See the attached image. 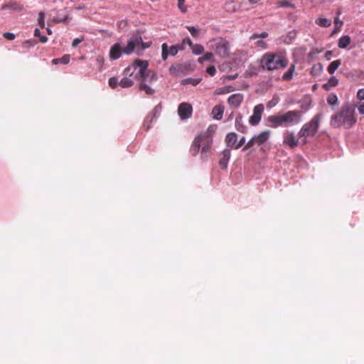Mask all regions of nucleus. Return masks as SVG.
<instances>
[{
    "mask_svg": "<svg viewBox=\"0 0 364 364\" xmlns=\"http://www.w3.org/2000/svg\"><path fill=\"white\" fill-rule=\"evenodd\" d=\"M149 63L146 60L136 59L123 72L124 77L119 81V85L123 88H128L134 85V81L130 77L137 81H146L153 82L157 80V75L154 72L148 70Z\"/></svg>",
    "mask_w": 364,
    "mask_h": 364,
    "instance_id": "1",
    "label": "nucleus"
},
{
    "mask_svg": "<svg viewBox=\"0 0 364 364\" xmlns=\"http://www.w3.org/2000/svg\"><path fill=\"white\" fill-rule=\"evenodd\" d=\"M357 122L355 107L353 105H343L341 109L331 117L330 124L333 128L343 127L350 129Z\"/></svg>",
    "mask_w": 364,
    "mask_h": 364,
    "instance_id": "2",
    "label": "nucleus"
},
{
    "mask_svg": "<svg viewBox=\"0 0 364 364\" xmlns=\"http://www.w3.org/2000/svg\"><path fill=\"white\" fill-rule=\"evenodd\" d=\"M289 60L284 51L265 53L259 60L260 68L265 71H274L286 68Z\"/></svg>",
    "mask_w": 364,
    "mask_h": 364,
    "instance_id": "3",
    "label": "nucleus"
},
{
    "mask_svg": "<svg viewBox=\"0 0 364 364\" xmlns=\"http://www.w3.org/2000/svg\"><path fill=\"white\" fill-rule=\"evenodd\" d=\"M302 121V112L300 110H289L283 114L270 115L267 118L268 126L272 128L279 127H291Z\"/></svg>",
    "mask_w": 364,
    "mask_h": 364,
    "instance_id": "4",
    "label": "nucleus"
},
{
    "mask_svg": "<svg viewBox=\"0 0 364 364\" xmlns=\"http://www.w3.org/2000/svg\"><path fill=\"white\" fill-rule=\"evenodd\" d=\"M321 114H316L309 122L305 123L300 129L298 135L303 139L304 144L307 142L306 138L314 136L317 132L320 126Z\"/></svg>",
    "mask_w": 364,
    "mask_h": 364,
    "instance_id": "5",
    "label": "nucleus"
},
{
    "mask_svg": "<svg viewBox=\"0 0 364 364\" xmlns=\"http://www.w3.org/2000/svg\"><path fill=\"white\" fill-rule=\"evenodd\" d=\"M210 48L222 58H226L230 55V42L224 38L218 37L209 41Z\"/></svg>",
    "mask_w": 364,
    "mask_h": 364,
    "instance_id": "6",
    "label": "nucleus"
},
{
    "mask_svg": "<svg viewBox=\"0 0 364 364\" xmlns=\"http://www.w3.org/2000/svg\"><path fill=\"white\" fill-rule=\"evenodd\" d=\"M151 46V43H144L141 36L139 33H135L128 41L127 45L123 48V53L126 55H130L135 50H143Z\"/></svg>",
    "mask_w": 364,
    "mask_h": 364,
    "instance_id": "7",
    "label": "nucleus"
},
{
    "mask_svg": "<svg viewBox=\"0 0 364 364\" xmlns=\"http://www.w3.org/2000/svg\"><path fill=\"white\" fill-rule=\"evenodd\" d=\"M183 46H171L168 47L167 43H164L161 46V58L163 60H166L168 55L175 56L179 50H183Z\"/></svg>",
    "mask_w": 364,
    "mask_h": 364,
    "instance_id": "8",
    "label": "nucleus"
},
{
    "mask_svg": "<svg viewBox=\"0 0 364 364\" xmlns=\"http://www.w3.org/2000/svg\"><path fill=\"white\" fill-rule=\"evenodd\" d=\"M69 20L68 14L64 11L51 10L49 13V21L53 23L66 22Z\"/></svg>",
    "mask_w": 364,
    "mask_h": 364,
    "instance_id": "9",
    "label": "nucleus"
},
{
    "mask_svg": "<svg viewBox=\"0 0 364 364\" xmlns=\"http://www.w3.org/2000/svg\"><path fill=\"white\" fill-rule=\"evenodd\" d=\"M264 109V107L262 104H259L254 107L253 114L249 119L251 125L255 126L259 123Z\"/></svg>",
    "mask_w": 364,
    "mask_h": 364,
    "instance_id": "10",
    "label": "nucleus"
},
{
    "mask_svg": "<svg viewBox=\"0 0 364 364\" xmlns=\"http://www.w3.org/2000/svg\"><path fill=\"white\" fill-rule=\"evenodd\" d=\"M283 144L284 146L293 149L299 145V142L294 132H287L284 134Z\"/></svg>",
    "mask_w": 364,
    "mask_h": 364,
    "instance_id": "11",
    "label": "nucleus"
},
{
    "mask_svg": "<svg viewBox=\"0 0 364 364\" xmlns=\"http://www.w3.org/2000/svg\"><path fill=\"white\" fill-rule=\"evenodd\" d=\"M193 108L191 104L183 102L179 105L178 113L181 119H186L191 117Z\"/></svg>",
    "mask_w": 364,
    "mask_h": 364,
    "instance_id": "12",
    "label": "nucleus"
},
{
    "mask_svg": "<svg viewBox=\"0 0 364 364\" xmlns=\"http://www.w3.org/2000/svg\"><path fill=\"white\" fill-rule=\"evenodd\" d=\"M244 100V95L241 93H236L230 95L228 99V105L233 108H237L240 106Z\"/></svg>",
    "mask_w": 364,
    "mask_h": 364,
    "instance_id": "13",
    "label": "nucleus"
},
{
    "mask_svg": "<svg viewBox=\"0 0 364 364\" xmlns=\"http://www.w3.org/2000/svg\"><path fill=\"white\" fill-rule=\"evenodd\" d=\"M203 137L204 135H198L193 140L191 146L190 148V152L193 156H196L200 151L201 146V140H203Z\"/></svg>",
    "mask_w": 364,
    "mask_h": 364,
    "instance_id": "14",
    "label": "nucleus"
},
{
    "mask_svg": "<svg viewBox=\"0 0 364 364\" xmlns=\"http://www.w3.org/2000/svg\"><path fill=\"white\" fill-rule=\"evenodd\" d=\"M123 53V48L119 43L114 44L109 50V58L112 60H117L119 58Z\"/></svg>",
    "mask_w": 364,
    "mask_h": 364,
    "instance_id": "15",
    "label": "nucleus"
},
{
    "mask_svg": "<svg viewBox=\"0 0 364 364\" xmlns=\"http://www.w3.org/2000/svg\"><path fill=\"white\" fill-rule=\"evenodd\" d=\"M199 135H204V137H203V140H201V154H206L207 152L209 151L210 149L212 139L209 137L208 134L207 132H202L199 134Z\"/></svg>",
    "mask_w": 364,
    "mask_h": 364,
    "instance_id": "16",
    "label": "nucleus"
},
{
    "mask_svg": "<svg viewBox=\"0 0 364 364\" xmlns=\"http://www.w3.org/2000/svg\"><path fill=\"white\" fill-rule=\"evenodd\" d=\"M231 152L230 150L225 149L223 150L220 154L221 157L219 160L220 166L225 169L227 168L229 159L230 158Z\"/></svg>",
    "mask_w": 364,
    "mask_h": 364,
    "instance_id": "17",
    "label": "nucleus"
},
{
    "mask_svg": "<svg viewBox=\"0 0 364 364\" xmlns=\"http://www.w3.org/2000/svg\"><path fill=\"white\" fill-rule=\"evenodd\" d=\"M270 132L269 130H266L264 132H262L259 134L255 136V140L256 142V144L261 145L264 144L265 141H267L269 137Z\"/></svg>",
    "mask_w": 364,
    "mask_h": 364,
    "instance_id": "18",
    "label": "nucleus"
},
{
    "mask_svg": "<svg viewBox=\"0 0 364 364\" xmlns=\"http://www.w3.org/2000/svg\"><path fill=\"white\" fill-rule=\"evenodd\" d=\"M224 107L221 105H215L212 109V114L215 119L219 120L223 117Z\"/></svg>",
    "mask_w": 364,
    "mask_h": 364,
    "instance_id": "19",
    "label": "nucleus"
},
{
    "mask_svg": "<svg viewBox=\"0 0 364 364\" xmlns=\"http://www.w3.org/2000/svg\"><path fill=\"white\" fill-rule=\"evenodd\" d=\"M237 140V135L235 132H230L225 136V144L228 146H235Z\"/></svg>",
    "mask_w": 364,
    "mask_h": 364,
    "instance_id": "20",
    "label": "nucleus"
},
{
    "mask_svg": "<svg viewBox=\"0 0 364 364\" xmlns=\"http://www.w3.org/2000/svg\"><path fill=\"white\" fill-rule=\"evenodd\" d=\"M235 126V129L241 133H245L247 132V127L244 124L242 117L240 115L236 117Z\"/></svg>",
    "mask_w": 364,
    "mask_h": 364,
    "instance_id": "21",
    "label": "nucleus"
},
{
    "mask_svg": "<svg viewBox=\"0 0 364 364\" xmlns=\"http://www.w3.org/2000/svg\"><path fill=\"white\" fill-rule=\"evenodd\" d=\"M338 84V80L336 77L332 76L330 77L328 82L323 85V88L326 90H329L331 88L337 86Z\"/></svg>",
    "mask_w": 364,
    "mask_h": 364,
    "instance_id": "22",
    "label": "nucleus"
},
{
    "mask_svg": "<svg viewBox=\"0 0 364 364\" xmlns=\"http://www.w3.org/2000/svg\"><path fill=\"white\" fill-rule=\"evenodd\" d=\"M351 39L349 36H343L341 37L338 42V46L340 48H346L350 43Z\"/></svg>",
    "mask_w": 364,
    "mask_h": 364,
    "instance_id": "23",
    "label": "nucleus"
},
{
    "mask_svg": "<svg viewBox=\"0 0 364 364\" xmlns=\"http://www.w3.org/2000/svg\"><path fill=\"white\" fill-rule=\"evenodd\" d=\"M295 65L292 64L291 65V66L289 68V70H287V72H286L283 76H282V80L284 81H290L292 77H293V75H294V73L295 72Z\"/></svg>",
    "mask_w": 364,
    "mask_h": 364,
    "instance_id": "24",
    "label": "nucleus"
},
{
    "mask_svg": "<svg viewBox=\"0 0 364 364\" xmlns=\"http://www.w3.org/2000/svg\"><path fill=\"white\" fill-rule=\"evenodd\" d=\"M341 65V60H334L329 64V65L327 68V70L330 74H333Z\"/></svg>",
    "mask_w": 364,
    "mask_h": 364,
    "instance_id": "25",
    "label": "nucleus"
},
{
    "mask_svg": "<svg viewBox=\"0 0 364 364\" xmlns=\"http://www.w3.org/2000/svg\"><path fill=\"white\" fill-rule=\"evenodd\" d=\"M11 9L15 11H21L23 9V6L20 4H18L16 3H9L7 4H5L2 6L1 9Z\"/></svg>",
    "mask_w": 364,
    "mask_h": 364,
    "instance_id": "26",
    "label": "nucleus"
},
{
    "mask_svg": "<svg viewBox=\"0 0 364 364\" xmlns=\"http://www.w3.org/2000/svg\"><path fill=\"white\" fill-rule=\"evenodd\" d=\"M316 23L321 27L327 28L331 26V21L326 18H319L316 20Z\"/></svg>",
    "mask_w": 364,
    "mask_h": 364,
    "instance_id": "27",
    "label": "nucleus"
},
{
    "mask_svg": "<svg viewBox=\"0 0 364 364\" xmlns=\"http://www.w3.org/2000/svg\"><path fill=\"white\" fill-rule=\"evenodd\" d=\"M139 89L141 90H144L147 95H152L154 94L155 91L154 89L151 88L149 86L144 83V81H141Z\"/></svg>",
    "mask_w": 364,
    "mask_h": 364,
    "instance_id": "28",
    "label": "nucleus"
},
{
    "mask_svg": "<svg viewBox=\"0 0 364 364\" xmlns=\"http://www.w3.org/2000/svg\"><path fill=\"white\" fill-rule=\"evenodd\" d=\"M70 61V55H65L60 58H55L52 60L53 64H58V63H63V64H68Z\"/></svg>",
    "mask_w": 364,
    "mask_h": 364,
    "instance_id": "29",
    "label": "nucleus"
},
{
    "mask_svg": "<svg viewBox=\"0 0 364 364\" xmlns=\"http://www.w3.org/2000/svg\"><path fill=\"white\" fill-rule=\"evenodd\" d=\"M233 90H234V89L231 86L223 87H220V88H218V89L215 90V95L227 94V93H229L230 92H232Z\"/></svg>",
    "mask_w": 364,
    "mask_h": 364,
    "instance_id": "30",
    "label": "nucleus"
},
{
    "mask_svg": "<svg viewBox=\"0 0 364 364\" xmlns=\"http://www.w3.org/2000/svg\"><path fill=\"white\" fill-rule=\"evenodd\" d=\"M192 52L196 55L202 54L204 52V48L200 44H194L191 46Z\"/></svg>",
    "mask_w": 364,
    "mask_h": 364,
    "instance_id": "31",
    "label": "nucleus"
},
{
    "mask_svg": "<svg viewBox=\"0 0 364 364\" xmlns=\"http://www.w3.org/2000/svg\"><path fill=\"white\" fill-rule=\"evenodd\" d=\"M213 54L210 52L205 53L202 57H200L198 58V62L200 63H203L204 61L206 60H213Z\"/></svg>",
    "mask_w": 364,
    "mask_h": 364,
    "instance_id": "32",
    "label": "nucleus"
},
{
    "mask_svg": "<svg viewBox=\"0 0 364 364\" xmlns=\"http://www.w3.org/2000/svg\"><path fill=\"white\" fill-rule=\"evenodd\" d=\"M109 85L111 88L115 89L119 85L118 78L116 77H112L109 79Z\"/></svg>",
    "mask_w": 364,
    "mask_h": 364,
    "instance_id": "33",
    "label": "nucleus"
},
{
    "mask_svg": "<svg viewBox=\"0 0 364 364\" xmlns=\"http://www.w3.org/2000/svg\"><path fill=\"white\" fill-rule=\"evenodd\" d=\"M327 102L330 105H336L338 103V97H337V96L336 95H334V94H331L327 97Z\"/></svg>",
    "mask_w": 364,
    "mask_h": 364,
    "instance_id": "34",
    "label": "nucleus"
},
{
    "mask_svg": "<svg viewBox=\"0 0 364 364\" xmlns=\"http://www.w3.org/2000/svg\"><path fill=\"white\" fill-rule=\"evenodd\" d=\"M322 65L321 63H318L316 65H314L311 69V74L313 75L319 74L321 71L322 70Z\"/></svg>",
    "mask_w": 364,
    "mask_h": 364,
    "instance_id": "35",
    "label": "nucleus"
},
{
    "mask_svg": "<svg viewBox=\"0 0 364 364\" xmlns=\"http://www.w3.org/2000/svg\"><path fill=\"white\" fill-rule=\"evenodd\" d=\"M269 36L268 33L266 32V31H263L261 33L258 34V33H254L250 37V39L251 40H255V39H257L258 38H267Z\"/></svg>",
    "mask_w": 364,
    "mask_h": 364,
    "instance_id": "36",
    "label": "nucleus"
},
{
    "mask_svg": "<svg viewBox=\"0 0 364 364\" xmlns=\"http://www.w3.org/2000/svg\"><path fill=\"white\" fill-rule=\"evenodd\" d=\"M154 119V116H147L144 122V127H145L146 130H148L150 128V124L152 122Z\"/></svg>",
    "mask_w": 364,
    "mask_h": 364,
    "instance_id": "37",
    "label": "nucleus"
},
{
    "mask_svg": "<svg viewBox=\"0 0 364 364\" xmlns=\"http://www.w3.org/2000/svg\"><path fill=\"white\" fill-rule=\"evenodd\" d=\"M186 28L188 30V31L191 33L193 37L196 38L198 36L199 31L194 26H186Z\"/></svg>",
    "mask_w": 364,
    "mask_h": 364,
    "instance_id": "38",
    "label": "nucleus"
},
{
    "mask_svg": "<svg viewBox=\"0 0 364 364\" xmlns=\"http://www.w3.org/2000/svg\"><path fill=\"white\" fill-rule=\"evenodd\" d=\"M201 81V78H187L186 80V83H188V84H191L193 85V86H196L197 85H198Z\"/></svg>",
    "mask_w": 364,
    "mask_h": 364,
    "instance_id": "39",
    "label": "nucleus"
},
{
    "mask_svg": "<svg viewBox=\"0 0 364 364\" xmlns=\"http://www.w3.org/2000/svg\"><path fill=\"white\" fill-rule=\"evenodd\" d=\"M255 144H256L254 136L245 145L242 150L245 151L253 146Z\"/></svg>",
    "mask_w": 364,
    "mask_h": 364,
    "instance_id": "40",
    "label": "nucleus"
},
{
    "mask_svg": "<svg viewBox=\"0 0 364 364\" xmlns=\"http://www.w3.org/2000/svg\"><path fill=\"white\" fill-rule=\"evenodd\" d=\"M35 44H36V41L34 40H27L23 43V47L26 48H28L34 46Z\"/></svg>",
    "mask_w": 364,
    "mask_h": 364,
    "instance_id": "41",
    "label": "nucleus"
},
{
    "mask_svg": "<svg viewBox=\"0 0 364 364\" xmlns=\"http://www.w3.org/2000/svg\"><path fill=\"white\" fill-rule=\"evenodd\" d=\"M255 44L257 47L262 49H266L267 48V42L263 40H258L257 41L255 42Z\"/></svg>",
    "mask_w": 364,
    "mask_h": 364,
    "instance_id": "42",
    "label": "nucleus"
},
{
    "mask_svg": "<svg viewBox=\"0 0 364 364\" xmlns=\"http://www.w3.org/2000/svg\"><path fill=\"white\" fill-rule=\"evenodd\" d=\"M185 1L186 0H178V6L183 13L187 11V7L183 4Z\"/></svg>",
    "mask_w": 364,
    "mask_h": 364,
    "instance_id": "43",
    "label": "nucleus"
},
{
    "mask_svg": "<svg viewBox=\"0 0 364 364\" xmlns=\"http://www.w3.org/2000/svg\"><path fill=\"white\" fill-rule=\"evenodd\" d=\"M279 6L282 7H294V5L290 1L287 0L279 1Z\"/></svg>",
    "mask_w": 364,
    "mask_h": 364,
    "instance_id": "44",
    "label": "nucleus"
},
{
    "mask_svg": "<svg viewBox=\"0 0 364 364\" xmlns=\"http://www.w3.org/2000/svg\"><path fill=\"white\" fill-rule=\"evenodd\" d=\"M206 72L211 76H214L216 73V69L214 65H210L207 68Z\"/></svg>",
    "mask_w": 364,
    "mask_h": 364,
    "instance_id": "45",
    "label": "nucleus"
},
{
    "mask_svg": "<svg viewBox=\"0 0 364 364\" xmlns=\"http://www.w3.org/2000/svg\"><path fill=\"white\" fill-rule=\"evenodd\" d=\"M34 36H36V37L39 36L41 42H42V43H45L46 42V36H41L40 30L38 28H36L35 29V31H34Z\"/></svg>",
    "mask_w": 364,
    "mask_h": 364,
    "instance_id": "46",
    "label": "nucleus"
},
{
    "mask_svg": "<svg viewBox=\"0 0 364 364\" xmlns=\"http://www.w3.org/2000/svg\"><path fill=\"white\" fill-rule=\"evenodd\" d=\"M84 41V37L77 38L73 41L72 46L73 48L77 47L81 42Z\"/></svg>",
    "mask_w": 364,
    "mask_h": 364,
    "instance_id": "47",
    "label": "nucleus"
},
{
    "mask_svg": "<svg viewBox=\"0 0 364 364\" xmlns=\"http://www.w3.org/2000/svg\"><path fill=\"white\" fill-rule=\"evenodd\" d=\"M3 36L6 39L9 41H13L15 38V35L11 33H4Z\"/></svg>",
    "mask_w": 364,
    "mask_h": 364,
    "instance_id": "48",
    "label": "nucleus"
},
{
    "mask_svg": "<svg viewBox=\"0 0 364 364\" xmlns=\"http://www.w3.org/2000/svg\"><path fill=\"white\" fill-rule=\"evenodd\" d=\"M44 13L40 12L39 14V18H38V23L39 25L43 28L44 26Z\"/></svg>",
    "mask_w": 364,
    "mask_h": 364,
    "instance_id": "49",
    "label": "nucleus"
},
{
    "mask_svg": "<svg viewBox=\"0 0 364 364\" xmlns=\"http://www.w3.org/2000/svg\"><path fill=\"white\" fill-rule=\"evenodd\" d=\"M245 142V136H242L239 142L237 144H235V149H238L239 148H240Z\"/></svg>",
    "mask_w": 364,
    "mask_h": 364,
    "instance_id": "50",
    "label": "nucleus"
},
{
    "mask_svg": "<svg viewBox=\"0 0 364 364\" xmlns=\"http://www.w3.org/2000/svg\"><path fill=\"white\" fill-rule=\"evenodd\" d=\"M357 97L360 100H364V88L360 89L358 91Z\"/></svg>",
    "mask_w": 364,
    "mask_h": 364,
    "instance_id": "51",
    "label": "nucleus"
},
{
    "mask_svg": "<svg viewBox=\"0 0 364 364\" xmlns=\"http://www.w3.org/2000/svg\"><path fill=\"white\" fill-rule=\"evenodd\" d=\"M184 44H188L191 48L193 45V43L189 38H184L182 41V45L181 46L183 47Z\"/></svg>",
    "mask_w": 364,
    "mask_h": 364,
    "instance_id": "52",
    "label": "nucleus"
},
{
    "mask_svg": "<svg viewBox=\"0 0 364 364\" xmlns=\"http://www.w3.org/2000/svg\"><path fill=\"white\" fill-rule=\"evenodd\" d=\"M334 23L336 25V26H339L340 27L343 25V21H341L339 19L338 17H336L335 19H334Z\"/></svg>",
    "mask_w": 364,
    "mask_h": 364,
    "instance_id": "53",
    "label": "nucleus"
},
{
    "mask_svg": "<svg viewBox=\"0 0 364 364\" xmlns=\"http://www.w3.org/2000/svg\"><path fill=\"white\" fill-rule=\"evenodd\" d=\"M358 111L360 114H364V103L360 105V106L358 107Z\"/></svg>",
    "mask_w": 364,
    "mask_h": 364,
    "instance_id": "54",
    "label": "nucleus"
},
{
    "mask_svg": "<svg viewBox=\"0 0 364 364\" xmlns=\"http://www.w3.org/2000/svg\"><path fill=\"white\" fill-rule=\"evenodd\" d=\"M126 25H127V22H126V21H119V22L118 23V26H119V28L124 27V26H126Z\"/></svg>",
    "mask_w": 364,
    "mask_h": 364,
    "instance_id": "55",
    "label": "nucleus"
},
{
    "mask_svg": "<svg viewBox=\"0 0 364 364\" xmlns=\"http://www.w3.org/2000/svg\"><path fill=\"white\" fill-rule=\"evenodd\" d=\"M97 61L98 62V63L102 65V64L103 63V61H104V59L102 56H98L97 58Z\"/></svg>",
    "mask_w": 364,
    "mask_h": 364,
    "instance_id": "56",
    "label": "nucleus"
},
{
    "mask_svg": "<svg viewBox=\"0 0 364 364\" xmlns=\"http://www.w3.org/2000/svg\"><path fill=\"white\" fill-rule=\"evenodd\" d=\"M260 0H248V1L250 3V4H257V2H259Z\"/></svg>",
    "mask_w": 364,
    "mask_h": 364,
    "instance_id": "57",
    "label": "nucleus"
},
{
    "mask_svg": "<svg viewBox=\"0 0 364 364\" xmlns=\"http://www.w3.org/2000/svg\"><path fill=\"white\" fill-rule=\"evenodd\" d=\"M52 34V31L47 28V35H51Z\"/></svg>",
    "mask_w": 364,
    "mask_h": 364,
    "instance_id": "58",
    "label": "nucleus"
},
{
    "mask_svg": "<svg viewBox=\"0 0 364 364\" xmlns=\"http://www.w3.org/2000/svg\"><path fill=\"white\" fill-rule=\"evenodd\" d=\"M85 8V6H78V7H77L76 9H78V10H80V9H84Z\"/></svg>",
    "mask_w": 364,
    "mask_h": 364,
    "instance_id": "59",
    "label": "nucleus"
},
{
    "mask_svg": "<svg viewBox=\"0 0 364 364\" xmlns=\"http://www.w3.org/2000/svg\"><path fill=\"white\" fill-rule=\"evenodd\" d=\"M173 70H174V68H173V66H171V67L169 68V71H170L171 73H172V72H173Z\"/></svg>",
    "mask_w": 364,
    "mask_h": 364,
    "instance_id": "60",
    "label": "nucleus"
}]
</instances>
